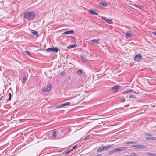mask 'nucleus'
Wrapping results in <instances>:
<instances>
[{"instance_id": "nucleus-1", "label": "nucleus", "mask_w": 156, "mask_h": 156, "mask_svg": "<svg viewBox=\"0 0 156 156\" xmlns=\"http://www.w3.org/2000/svg\"><path fill=\"white\" fill-rule=\"evenodd\" d=\"M35 12H26L24 13V17L28 20H31L35 17Z\"/></svg>"}, {"instance_id": "nucleus-2", "label": "nucleus", "mask_w": 156, "mask_h": 156, "mask_svg": "<svg viewBox=\"0 0 156 156\" xmlns=\"http://www.w3.org/2000/svg\"><path fill=\"white\" fill-rule=\"evenodd\" d=\"M112 146V145H110L106 147H105L104 146H101L98 149L97 152H100L104 150L106 151L108 149L111 148Z\"/></svg>"}, {"instance_id": "nucleus-3", "label": "nucleus", "mask_w": 156, "mask_h": 156, "mask_svg": "<svg viewBox=\"0 0 156 156\" xmlns=\"http://www.w3.org/2000/svg\"><path fill=\"white\" fill-rule=\"evenodd\" d=\"M58 48L57 47H54L53 48H50L46 49V51L48 52H53L57 53L58 51Z\"/></svg>"}, {"instance_id": "nucleus-4", "label": "nucleus", "mask_w": 156, "mask_h": 156, "mask_svg": "<svg viewBox=\"0 0 156 156\" xmlns=\"http://www.w3.org/2000/svg\"><path fill=\"white\" fill-rule=\"evenodd\" d=\"M142 56L140 54L136 55L134 57V60L135 61L140 62L141 60Z\"/></svg>"}, {"instance_id": "nucleus-5", "label": "nucleus", "mask_w": 156, "mask_h": 156, "mask_svg": "<svg viewBox=\"0 0 156 156\" xmlns=\"http://www.w3.org/2000/svg\"><path fill=\"white\" fill-rule=\"evenodd\" d=\"M133 32L130 30H128L126 34L125 37L128 38L130 37L132 34H133Z\"/></svg>"}, {"instance_id": "nucleus-6", "label": "nucleus", "mask_w": 156, "mask_h": 156, "mask_svg": "<svg viewBox=\"0 0 156 156\" xmlns=\"http://www.w3.org/2000/svg\"><path fill=\"white\" fill-rule=\"evenodd\" d=\"M120 87L119 85L115 86L113 87L112 88V90L114 93L116 92L118 89L120 88Z\"/></svg>"}, {"instance_id": "nucleus-7", "label": "nucleus", "mask_w": 156, "mask_h": 156, "mask_svg": "<svg viewBox=\"0 0 156 156\" xmlns=\"http://www.w3.org/2000/svg\"><path fill=\"white\" fill-rule=\"evenodd\" d=\"M51 85L50 84H49L48 85L47 87V88L46 89H42L41 90V91H43V92H45L46 91H47L48 92L50 91V90L51 89Z\"/></svg>"}, {"instance_id": "nucleus-8", "label": "nucleus", "mask_w": 156, "mask_h": 156, "mask_svg": "<svg viewBox=\"0 0 156 156\" xmlns=\"http://www.w3.org/2000/svg\"><path fill=\"white\" fill-rule=\"evenodd\" d=\"M101 18L102 20H105L106 22L109 24H112L113 23V22L111 19H107L104 17H101Z\"/></svg>"}, {"instance_id": "nucleus-9", "label": "nucleus", "mask_w": 156, "mask_h": 156, "mask_svg": "<svg viewBox=\"0 0 156 156\" xmlns=\"http://www.w3.org/2000/svg\"><path fill=\"white\" fill-rule=\"evenodd\" d=\"M126 149V147H122L119 148H115L114 149L115 152L117 151H122L125 150Z\"/></svg>"}, {"instance_id": "nucleus-10", "label": "nucleus", "mask_w": 156, "mask_h": 156, "mask_svg": "<svg viewBox=\"0 0 156 156\" xmlns=\"http://www.w3.org/2000/svg\"><path fill=\"white\" fill-rule=\"evenodd\" d=\"M107 5V4L106 3H99L98 4V6L101 8L102 7H106Z\"/></svg>"}, {"instance_id": "nucleus-11", "label": "nucleus", "mask_w": 156, "mask_h": 156, "mask_svg": "<svg viewBox=\"0 0 156 156\" xmlns=\"http://www.w3.org/2000/svg\"><path fill=\"white\" fill-rule=\"evenodd\" d=\"M135 146H138L141 149H145L146 148V146H143V145H133L131 146L132 147H134Z\"/></svg>"}, {"instance_id": "nucleus-12", "label": "nucleus", "mask_w": 156, "mask_h": 156, "mask_svg": "<svg viewBox=\"0 0 156 156\" xmlns=\"http://www.w3.org/2000/svg\"><path fill=\"white\" fill-rule=\"evenodd\" d=\"M99 40L98 39H93L91 41H90V42H91V44H93V43H98H98L99 41Z\"/></svg>"}, {"instance_id": "nucleus-13", "label": "nucleus", "mask_w": 156, "mask_h": 156, "mask_svg": "<svg viewBox=\"0 0 156 156\" xmlns=\"http://www.w3.org/2000/svg\"><path fill=\"white\" fill-rule=\"evenodd\" d=\"M88 11L91 14L95 15H98V13L97 12H95L94 10H89Z\"/></svg>"}, {"instance_id": "nucleus-14", "label": "nucleus", "mask_w": 156, "mask_h": 156, "mask_svg": "<svg viewBox=\"0 0 156 156\" xmlns=\"http://www.w3.org/2000/svg\"><path fill=\"white\" fill-rule=\"evenodd\" d=\"M74 32V31L73 30H71L70 31H66L64 32L62 34H72Z\"/></svg>"}, {"instance_id": "nucleus-15", "label": "nucleus", "mask_w": 156, "mask_h": 156, "mask_svg": "<svg viewBox=\"0 0 156 156\" xmlns=\"http://www.w3.org/2000/svg\"><path fill=\"white\" fill-rule=\"evenodd\" d=\"M31 32L33 34V35H35L36 37H38V35L37 31H32Z\"/></svg>"}, {"instance_id": "nucleus-16", "label": "nucleus", "mask_w": 156, "mask_h": 156, "mask_svg": "<svg viewBox=\"0 0 156 156\" xmlns=\"http://www.w3.org/2000/svg\"><path fill=\"white\" fill-rule=\"evenodd\" d=\"M146 139L151 140H156V137H147L146 138Z\"/></svg>"}, {"instance_id": "nucleus-17", "label": "nucleus", "mask_w": 156, "mask_h": 156, "mask_svg": "<svg viewBox=\"0 0 156 156\" xmlns=\"http://www.w3.org/2000/svg\"><path fill=\"white\" fill-rule=\"evenodd\" d=\"M147 156H156V154L153 153H147Z\"/></svg>"}, {"instance_id": "nucleus-18", "label": "nucleus", "mask_w": 156, "mask_h": 156, "mask_svg": "<svg viewBox=\"0 0 156 156\" xmlns=\"http://www.w3.org/2000/svg\"><path fill=\"white\" fill-rule=\"evenodd\" d=\"M83 71L82 70L80 69L77 71L76 72V73L79 75H81L82 74Z\"/></svg>"}, {"instance_id": "nucleus-19", "label": "nucleus", "mask_w": 156, "mask_h": 156, "mask_svg": "<svg viewBox=\"0 0 156 156\" xmlns=\"http://www.w3.org/2000/svg\"><path fill=\"white\" fill-rule=\"evenodd\" d=\"M70 103L69 102H67L64 103L62 104L63 108H65V106L67 105H70Z\"/></svg>"}, {"instance_id": "nucleus-20", "label": "nucleus", "mask_w": 156, "mask_h": 156, "mask_svg": "<svg viewBox=\"0 0 156 156\" xmlns=\"http://www.w3.org/2000/svg\"><path fill=\"white\" fill-rule=\"evenodd\" d=\"M52 133V136L53 137H55L56 136V131L55 130Z\"/></svg>"}, {"instance_id": "nucleus-21", "label": "nucleus", "mask_w": 156, "mask_h": 156, "mask_svg": "<svg viewBox=\"0 0 156 156\" xmlns=\"http://www.w3.org/2000/svg\"><path fill=\"white\" fill-rule=\"evenodd\" d=\"M136 143V141H127L126 143V144H133Z\"/></svg>"}, {"instance_id": "nucleus-22", "label": "nucleus", "mask_w": 156, "mask_h": 156, "mask_svg": "<svg viewBox=\"0 0 156 156\" xmlns=\"http://www.w3.org/2000/svg\"><path fill=\"white\" fill-rule=\"evenodd\" d=\"M76 46V45H72L68 46L67 48L69 49L73 48Z\"/></svg>"}, {"instance_id": "nucleus-23", "label": "nucleus", "mask_w": 156, "mask_h": 156, "mask_svg": "<svg viewBox=\"0 0 156 156\" xmlns=\"http://www.w3.org/2000/svg\"><path fill=\"white\" fill-rule=\"evenodd\" d=\"M27 79V77L26 76H24L23 78V79L22 80V83H24L25 81H26V80Z\"/></svg>"}, {"instance_id": "nucleus-24", "label": "nucleus", "mask_w": 156, "mask_h": 156, "mask_svg": "<svg viewBox=\"0 0 156 156\" xmlns=\"http://www.w3.org/2000/svg\"><path fill=\"white\" fill-rule=\"evenodd\" d=\"M63 108V105L62 104L58 106H56L55 108V109H57L58 108Z\"/></svg>"}, {"instance_id": "nucleus-25", "label": "nucleus", "mask_w": 156, "mask_h": 156, "mask_svg": "<svg viewBox=\"0 0 156 156\" xmlns=\"http://www.w3.org/2000/svg\"><path fill=\"white\" fill-rule=\"evenodd\" d=\"M133 90H125V92L126 93H131L133 92Z\"/></svg>"}, {"instance_id": "nucleus-26", "label": "nucleus", "mask_w": 156, "mask_h": 156, "mask_svg": "<svg viewBox=\"0 0 156 156\" xmlns=\"http://www.w3.org/2000/svg\"><path fill=\"white\" fill-rule=\"evenodd\" d=\"M125 156H137V154L135 153H133L132 154L130 155H126Z\"/></svg>"}, {"instance_id": "nucleus-27", "label": "nucleus", "mask_w": 156, "mask_h": 156, "mask_svg": "<svg viewBox=\"0 0 156 156\" xmlns=\"http://www.w3.org/2000/svg\"><path fill=\"white\" fill-rule=\"evenodd\" d=\"M8 95L9 96V97L8 100L9 101H10L11 100V96H12L11 94L10 93H9Z\"/></svg>"}, {"instance_id": "nucleus-28", "label": "nucleus", "mask_w": 156, "mask_h": 156, "mask_svg": "<svg viewBox=\"0 0 156 156\" xmlns=\"http://www.w3.org/2000/svg\"><path fill=\"white\" fill-rule=\"evenodd\" d=\"M115 152V150L114 149L113 150L109 151L108 152V154H113V153H114Z\"/></svg>"}, {"instance_id": "nucleus-29", "label": "nucleus", "mask_w": 156, "mask_h": 156, "mask_svg": "<svg viewBox=\"0 0 156 156\" xmlns=\"http://www.w3.org/2000/svg\"><path fill=\"white\" fill-rule=\"evenodd\" d=\"M72 151V150H71L68 151H67L66 152H64V153L65 154H69V153H70V152H71Z\"/></svg>"}, {"instance_id": "nucleus-30", "label": "nucleus", "mask_w": 156, "mask_h": 156, "mask_svg": "<svg viewBox=\"0 0 156 156\" xmlns=\"http://www.w3.org/2000/svg\"><path fill=\"white\" fill-rule=\"evenodd\" d=\"M129 98H135V97L133 95H130Z\"/></svg>"}, {"instance_id": "nucleus-31", "label": "nucleus", "mask_w": 156, "mask_h": 156, "mask_svg": "<svg viewBox=\"0 0 156 156\" xmlns=\"http://www.w3.org/2000/svg\"><path fill=\"white\" fill-rule=\"evenodd\" d=\"M25 52L29 55L30 56L31 53L29 51H25Z\"/></svg>"}, {"instance_id": "nucleus-32", "label": "nucleus", "mask_w": 156, "mask_h": 156, "mask_svg": "<svg viewBox=\"0 0 156 156\" xmlns=\"http://www.w3.org/2000/svg\"><path fill=\"white\" fill-rule=\"evenodd\" d=\"M77 147L76 145H75L73 147H72V150H73V149H75V148H77Z\"/></svg>"}, {"instance_id": "nucleus-33", "label": "nucleus", "mask_w": 156, "mask_h": 156, "mask_svg": "<svg viewBox=\"0 0 156 156\" xmlns=\"http://www.w3.org/2000/svg\"><path fill=\"white\" fill-rule=\"evenodd\" d=\"M125 101V99H123L121 100V102L122 103L124 102Z\"/></svg>"}, {"instance_id": "nucleus-34", "label": "nucleus", "mask_w": 156, "mask_h": 156, "mask_svg": "<svg viewBox=\"0 0 156 156\" xmlns=\"http://www.w3.org/2000/svg\"><path fill=\"white\" fill-rule=\"evenodd\" d=\"M90 136V135L87 136L86 137H85L84 138V140H86L87 138H88Z\"/></svg>"}, {"instance_id": "nucleus-35", "label": "nucleus", "mask_w": 156, "mask_h": 156, "mask_svg": "<svg viewBox=\"0 0 156 156\" xmlns=\"http://www.w3.org/2000/svg\"><path fill=\"white\" fill-rule=\"evenodd\" d=\"M153 33L154 35H156V31H154L153 32Z\"/></svg>"}, {"instance_id": "nucleus-36", "label": "nucleus", "mask_w": 156, "mask_h": 156, "mask_svg": "<svg viewBox=\"0 0 156 156\" xmlns=\"http://www.w3.org/2000/svg\"><path fill=\"white\" fill-rule=\"evenodd\" d=\"M64 73L63 72H62L61 73V75L62 76H63L64 75Z\"/></svg>"}, {"instance_id": "nucleus-37", "label": "nucleus", "mask_w": 156, "mask_h": 156, "mask_svg": "<svg viewBox=\"0 0 156 156\" xmlns=\"http://www.w3.org/2000/svg\"><path fill=\"white\" fill-rule=\"evenodd\" d=\"M147 136H152V134H147Z\"/></svg>"}, {"instance_id": "nucleus-38", "label": "nucleus", "mask_w": 156, "mask_h": 156, "mask_svg": "<svg viewBox=\"0 0 156 156\" xmlns=\"http://www.w3.org/2000/svg\"><path fill=\"white\" fill-rule=\"evenodd\" d=\"M135 147H136V148H137V149H139V147H138V146H135Z\"/></svg>"}, {"instance_id": "nucleus-39", "label": "nucleus", "mask_w": 156, "mask_h": 156, "mask_svg": "<svg viewBox=\"0 0 156 156\" xmlns=\"http://www.w3.org/2000/svg\"><path fill=\"white\" fill-rule=\"evenodd\" d=\"M3 96H1V97L0 98V101L2 99V98H3Z\"/></svg>"}, {"instance_id": "nucleus-40", "label": "nucleus", "mask_w": 156, "mask_h": 156, "mask_svg": "<svg viewBox=\"0 0 156 156\" xmlns=\"http://www.w3.org/2000/svg\"><path fill=\"white\" fill-rule=\"evenodd\" d=\"M68 37H72V38H74V37H73L68 36Z\"/></svg>"}, {"instance_id": "nucleus-41", "label": "nucleus", "mask_w": 156, "mask_h": 156, "mask_svg": "<svg viewBox=\"0 0 156 156\" xmlns=\"http://www.w3.org/2000/svg\"><path fill=\"white\" fill-rule=\"evenodd\" d=\"M154 127H156V126H154V127H153V128Z\"/></svg>"}, {"instance_id": "nucleus-42", "label": "nucleus", "mask_w": 156, "mask_h": 156, "mask_svg": "<svg viewBox=\"0 0 156 156\" xmlns=\"http://www.w3.org/2000/svg\"><path fill=\"white\" fill-rule=\"evenodd\" d=\"M136 91H134V93H136Z\"/></svg>"}]
</instances>
